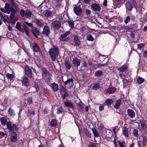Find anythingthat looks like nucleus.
<instances>
[{
	"label": "nucleus",
	"instance_id": "obj_1",
	"mask_svg": "<svg viewBox=\"0 0 147 147\" xmlns=\"http://www.w3.org/2000/svg\"><path fill=\"white\" fill-rule=\"evenodd\" d=\"M13 128L8 129V132L10 134V139L12 142L15 143L17 140V135L16 132L18 131L19 127L18 124H16L13 126Z\"/></svg>",
	"mask_w": 147,
	"mask_h": 147
},
{
	"label": "nucleus",
	"instance_id": "obj_2",
	"mask_svg": "<svg viewBox=\"0 0 147 147\" xmlns=\"http://www.w3.org/2000/svg\"><path fill=\"white\" fill-rule=\"evenodd\" d=\"M0 121L2 126H4L5 125H6L8 129L13 128V126L17 124L16 123H14L13 122H11L10 121H7V118L5 117H1Z\"/></svg>",
	"mask_w": 147,
	"mask_h": 147
},
{
	"label": "nucleus",
	"instance_id": "obj_3",
	"mask_svg": "<svg viewBox=\"0 0 147 147\" xmlns=\"http://www.w3.org/2000/svg\"><path fill=\"white\" fill-rule=\"evenodd\" d=\"M53 48L50 49L49 54L52 61H54L56 59V57L59 53L58 48L55 45L53 46Z\"/></svg>",
	"mask_w": 147,
	"mask_h": 147
},
{
	"label": "nucleus",
	"instance_id": "obj_4",
	"mask_svg": "<svg viewBox=\"0 0 147 147\" xmlns=\"http://www.w3.org/2000/svg\"><path fill=\"white\" fill-rule=\"evenodd\" d=\"M0 10L2 12L7 14L10 13L11 12V13H12L13 14H15L16 13V11L13 7L12 6L10 7L9 4L8 3H5L4 9L3 8H1Z\"/></svg>",
	"mask_w": 147,
	"mask_h": 147
},
{
	"label": "nucleus",
	"instance_id": "obj_5",
	"mask_svg": "<svg viewBox=\"0 0 147 147\" xmlns=\"http://www.w3.org/2000/svg\"><path fill=\"white\" fill-rule=\"evenodd\" d=\"M42 76L43 79L46 82H48L51 79V74L50 72L45 68L42 69Z\"/></svg>",
	"mask_w": 147,
	"mask_h": 147
},
{
	"label": "nucleus",
	"instance_id": "obj_6",
	"mask_svg": "<svg viewBox=\"0 0 147 147\" xmlns=\"http://www.w3.org/2000/svg\"><path fill=\"white\" fill-rule=\"evenodd\" d=\"M31 69L34 70L35 68H33L32 67H30L27 65H25V68L24 69L25 74L27 77L30 78H31L32 77L33 74Z\"/></svg>",
	"mask_w": 147,
	"mask_h": 147
},
{
	"label": "nucleus",
	"instance_id": "obj_7",
	"mask_svg": "<svg viewBox=\"0 0 147 147\" xmlns=\"http://www.w3.org/2000/svg\"><path fill=\"white\" fill-rule=\"evenodd\" d=\"M138 26L136 23H135L132 24L131 26H128L125 27L124 28L128 31H132L134 32L135 31L137 30Z\"/></svg>",
	"mask_w": 147,
	"mask_h": 147
},
{
	"label": "nucleus",
	"instance_id": "obj_8",
	"mask_svg": "<svg viewBox=\"0 0 147 147\" xmlns=\"http://www.w3.org/2000/svg\"><path fill=\"white\" fill-rule=\"evenodd\" d=\"M61 25V22L59 21L55 20L52 22L51 26L52 28L57 30L60 28Z\"/></svg>",
	"mask_w": 147,
	"mask_h": 147
},
{
	"label": "nucleus",
	"instance_id": "obj_9",
	"mask_svg": "<svg viewBox=\"0 0 147 147\" xmlns=\"http://www.w3.org/2000/svg\"><path fill=\"white\" fill-rule=\"evenodd\" d=\"M74 11L76 15L78 16L81 15L82 9L80 5L75 6L74 7Z\"/></svg>",
	"mask_w": 147,
	"mask_h": 147
},
{
	"label": "nucleus",
	"instance_id": "obj_10",
	"mask_svg": "<svg viewBox=\"0 0 147 147\" xmlns=\"http://www.w3.org/2000/svg\"><path fill=\"white\" fill-rule=\"evenodd\" d=\"M91 7L92 10L95 11V12H99L101 9L100 6L99 5L96 3L92 4Z\"/></svg>",
	"mask_w": 147,
	"mask_h": 147
},
{
	"label": "nucleus",
	"instance_id": "obj_11",
	"mask_svg": "<svg viewBox=\"0 0 147 147\" xmlns=\"http://www.w3.org/2000/svg\"><path fill=\"white\" fill-rule=\"evenodd\" d=\"M128 68V65L127 64L125 63L122 66L119 67L117 70L119 72V73H123L127 70Z\"/></svg>",
	"mask_w": 147,
	"mask_h": 147
},
{
	"label": "nucleus",
	"instance_id": "obj_12",
	"mask_svg": "<svg viewBox=\"0 0 147 147\" xmlns=\"http://www.w3.org/2000/svg\"><path fill=\"white\" fill-rule=\"evenodd\" d=\"M31 31L33 36L36 38H38V36L40 34L38 29L36 27H34L31 30Z\"/></svg>",
	"mask_w": 147,
	"mask_h": 147
},
{
	"label": "nucleus",
	"instance_id": "obj_13",
	"mask_svg": "<svg viewBox=\"0 0 147 147\" xmlns=\"http://www.w3.org/2000/svg\"><path fill=\"white\" fill-rule=\"evenodd\" d=\"M33 100L32 96H29L26 99L24 102V105L25 106L28 105L30 106L32 104H33Z\"/></svg>",
	"mask_w": 147,
	"mask_h": 147
},
{
	"label": "nucleus",
	"instance_id": "obj_14",
	"mask_svg": "<svg viewBox=\"0 0 147 147\" xmlns=\"http://www.w3.org/2000/svg\"><path fill=\"white\" fill-rule=\"evenodd\" d=\"M22 85L26 87L29 86L30 80L27 77H24L21 80Z\"/></svg>",
	"mask_w": 147,
	"mask_h": 147
},
{
	"label": "nucleus",
	"instance_id": "obj_15",
	"mask_svg": "<svg viewBox=\"0 0 147 147\" xmlns=\"http://www.w3.org/2000/svg\"><path fill=\"white\" fill-rule=\"evenodd\" d=\"M50 31L49 27L47 25L44 26L42 32V34L46 36H49V34H50Z\"/></svg>",
	"mask_w": 147,
	"mask_h": 147
},
{
	"label": "nucleus",
	"instance_id": "obj_16",
	"mask_svg": "<svg viewBox=\"0 0 147 147\" xmlns=\"http://www.w3.org/2000/svg\"><path fill=\"white\" fill-rule=\"evenodd\" d=\"M127 115L130 118L133 119L135 117L136 114L131 109H128L127 110Z\"/></svg>",
	"mask_w": 147,
	"mask_h": 147
},
{
	"label": "nucleus",
	"instance_id": "obj_17",
	"mask_svg": "<svg viewBox=\"0 0 147 147\" xmlns=\"http://www.w3.org/2000/svg\"><path fill=\"white\" fill-rule=\"evenodd\" d=\"M66 101H67L64 102L65 106L67 107H69L71 108L72 110H74V104L68 101L67 99L66 100Z\"/></svg>",
	"mask_w": 147,
	"mask_h": 147
},
{
	"label": "nucleus",
	"instance_id": "obj_18",
	"mask_svg": "<svg viewBox=\"0 0 147 147\" xmlns=\"http://www.w3.org/2000/svg\"><path fill=\"white\" fill-rule=\"evenodd\" d=\"M80 59L77 57L73 59L72 61V63L74 66L76 67H78L80 65Z\"/></svg>",
	"mask_w": 147,
	"mask_h": 147
},
{
	"label": "nucleus",
	"instance_id": "obj_19",
	"mask_svg": "<svg viewBox=\"0 0 147 147\" xmlns=\"http://www.w3.org/2000/svg\"><path fill=\"white\" fill-rule=\"evenodd\" d=\"M32 47L34 52H41L40 48L36 43L33 44Z\"/></svg>",
	"mask_w": 147,
	"mask_h": 147
},
{
	"label": "nucleus",
	"instance_id": "obj_20",
	"mask_svg": "<svg viewBox=\"0 0 147 147\" xmlns=\"http://www.w3.org/2000/svg\"><path fill=\"white\" fill-rule=\"evenodd\" d=\"M50 86L54 92H57L59 90L58 85L55 82H53L51 84Z\"/></svg>",
	"mask_w": 147,
	"mask_h": 147
},
{
	"label": "nucleus",
	"instance_id": "obj_21",
	"mask_svg": "<svg viewBox=\"0 0 147 147\" xmlns=\"http://www.w3.org/2000/svg\"><path fill=\"white\" fill-rule=\"evenodd\" d=\"M10 18L11 19L10 23H11V24L13 25H15L16 22L17 21L16 18L15 17V14H13L12 13H10Z\"/></svg>",
	"mask_w": 147,
	"mask_h": 147
},
{
	"label": "nucleus",
	"instance_id": "obj_22",
	"mask_svg": "<svg viewBox=\"0 0 147 147\" xmlns=\"http://www.w3.org/2000/svg\"><path fill=\"white\" fill-rule=\"evenodd\" d=\"M113 102L114 101L112 99L107 98L104 104L105 105L109 106L112 104Z\"/></svg>",
	"mask_w": 147,
	"mask_h": 147
},
{
	"label": "nucleus",
	"instance_id": "obj_23",
	"mask_svg": "<svg viewBox=\"0 0 147 147\" xmlns=\"http://www.w3.org/2000/svg\"><path fill=\"white\" fill-rule=\"evenodd\" d=\"M74 41L76 46H79L81 44V42L78 36H74Z\"/></svg>",
	"mask_w": 147,
	"mask_h": 147
},
{
	"label": "nucleus",
	"instance_id": "obj_24",
	"mask_svg": "<svg viewBox=\"0 0 147 147\" xmlns=\"http://www.w3.org/2000/svg\"><path fill=\"white\" fill-rule=\"evenodd\" d=\"M140 124L141 125L140 129L142 130H144L146 127L147 121H141Z\"/></svg>",
	"mask_w": 147,
	"mask_h": 147
},
{
	"label": "nucleus",
	"instance_id": "obj_25",
	"mask_svg": "<svg viewBox=\"0 0 147 147\" xmlns=\"http://www.w3.org/2000/svg\"><path fill=\"white\" fill-rule=\"evenodd\" d=\"M123 136L126 138L129 137L128 129L125 126L122 129Z\"/></svg>",
	"mask_w": 147,
	"mask_h": 147
},
{
	"label": "nucleus",
	"instance_id": "obj_26",
	"mask_svg": "<svg viewBox=\"0 0 147 147\" xmlns=\"http://www.w3.org/2000/svg\"><path fill=\"white\" fill-rule=\"evenodd\" d=\"M117 90V88L112 86L108 88L107 89V92L109 94L114 93Z\"/></svg>",
	"mask_w": 147,
	"mask_h": 147
},
{
	"label": "nucleus",
	"instance_id": "obj_27",
	"mask_svg": "<svg viewBox=\"0 0 147 147\" xmlns=\"http://www.w3.org/2000/svg\"><path fill=\"white\" fill-rule=\"evenodd\" d=\"M121 102V99H119L117 100L116 102L115 105H114V107L116 109H119L120 106Z\"/></svg>",
	"mask_w": 147,
	"mask_h": 147
},
{
	"label": "nucleus",
	"instance_id": "obj_28",
	"mask_svg": "<svg viewBox=\"0 0 147 147\" xmlns=\"http://www.w3.org/2000/svg\"><path fill=\"white\" fill-rule=\"evenodd\" d=\"M95 138H97L99 137V134L97 130L95 127H93L91 129Z\"/></svg>",
	"mask_w": 147,
	"mask_h": 147
},
{
	"label": "nucleus",
	"instance_id": "obj_29",
	"mask_svg": "<svg viewBox=\"0 0 147 147\" xmlns=\"http://www.w3.org/2000/svg\"><path fill=\"white\" fill-rule=\"evenodd\" d=\"M7 112L9 116L10 117H13L15 115L14 111L11 107L9 109Z\"/></svg>",
	"mask_w": 147,
	"mask_h": 147
},
{
	"label": "nucleus",
	"instance_id": "obj_30",
	"mask_svg": "<svg viewBox=\"0 0 147 147\" xmlns=\"http://www.w3.org/2000/svg\"><path fill=\"white\" fill-rule=\"evenodd\" d=\"M65 66L67 69H70L71 67L70 62L68 60H66L65 62Z\"/></svg>",
	"mask_w": 147,
	"mask_h": 147
},
{
	"label": "nucleus",
	"instance_id": "obj_31",
	"mask_svg": "<svg viewBox=\"0 0 147 147\" xmlns=\"http://www.w3.org/2000/svg\"><path fill=\"white\" fill-rule=\"evenodd\" d=\"M103 72L102 70L97 71L95 73V76L97 78L100 77L102 76Z\"/></svg>",
	"mask_w": 147,
	"mask_h": 147
},
{
	"label": "nucleus",
	"instance_id": "obj_32",
	"mask_svg": "<svg viewBox=\"0 0 147 147\" xmlns=\"http://www.w3.org/2000/svg\"><path fill=\"white\" fill-rule=\"evenodd\" d=\"M16 29L19 31L21 32H23L24 30L23 29H21V23L19 22H18L17 23L16 25Z\"/></svg>",
	"mask_w": 147,
	"mask_h": 147
},
{
	"label": "nucleus",
	"instance_id": "obj_33",
	"mask_svg": "<svg viewBox=\"0 0 147 147\" xmlns=\"http://www.w3.org/2000/svg\"><path fill=\"white\" fill-rule=\"evenodd\" d=\"M50 124L52 127H56L57 124V120L56 119H53L50 122Z\"/></svg>",
	"mask_w": 147,
	"mask_h": 147
},
{
	"label": "nucleus",
	"instance_id": "obj_34",
	"mask_svg": "<svg viewBox=\"0 0 147 147\" xmlns=\"http://www.w3.org/2000/svg\"><path fill=\"white\" fill-rule=\"evenodd\" d=\"M100 87V83H96L92 85V88L93 90H97L99 89Z\"/></svg>",
	"mask_w": 147,
	"mask_h": 147
},
{
	"label": "nucleus",
	"instance_id": "obj_35",
	"mask_svg": "<svg viewBox=\"0 0 147 147\" xmlns=\"http://www.w3.org/2000/svg\"><path fill=\"white\" fill-rule=\"evenodd\" d=\"M3 21L5 23L7 22L8 24L10 23V21H11V19L9 18L8 16L6 15H4V16Z\"/></svg>",
	"mask_w": 147,
	"mask_h": 147
},
{
	"label": "nucleus",
	"instance_id": "obj_36",
	"mask_svg": "<svg viewBox=\"0 0 147 147\" xmlns=\"http://www.w3.org/2000/svg\"><path fill=\"white\" fill-rule=\"evenodd\" d=\"M52 12L49 10L47 11L44 14V15L47 18H50L52 16Z\"/></svg>",
	"mask_w": 147,
	"mask_h": 147
},
{
	"label": "nucleus",
	"instance_id": "obj_37",
	"mask_svg": "<svg viewBox=\"0 0 147 147\" xmlns=\"http://www.w3.org/2000/svg\"><path fill=\"white\" fill-rule=\"evenodd\" d=\"M132 134L134 137L138 138L139 136L138 130L137 129H134L133 130Z\"/></svg>",
	"mask_w": 147,
	"mask_h": 147
},
{
	"label": "nucleus",
	"instance_id": "obj_38",
	"mask_svg": "<svg viewBox=\"0 0 147 147\" xmlns=\"http://www.w3.org/2000/svg\"><path fill=\"white\" fill-rule=\"evenodd\" d=\"M137 81L138 83L141 84L144 82V79L140 76H138L137 78Z\"/></svg>",
	"mask_w": 147,
	"mask_h": 147
},
{
	"label": "nucleus",
	"instance_id": "obj_39",
	"mask_svg": "<svg viewBox=\"0 0 147 147\" xmlns=\"http://www.w3.org/2000/svg\"><path fill=\"white\" fill-rule=\"evenodd\" d=\"M6 75L8 79L11 81L12 80L14 77V76L12 74L7 73Z\"/></svg>",
	"mask_w": 147,
	"mask_h": 147
},
{
	"label": "nucleus",
	"instance_id": "obj_40",
	"mask_svg": "<svg viewBox=\"0 0 147 147\" xmlns=\"http://www.w3.org/2000/svg\"><path fill=\"white\" fill-rule=\"evenodd\" d=\"M84 134L88 138H91V134L87 129L84 130Z\"/></svg>",
	"mask_w": 147,
	"mask_h": 147
},
{
	"label": "nucleus",
	"instance_id": "obj_41",
	"mask_svg": "<svg viewBox=\"0 0 147 147\" xmlns=\"http://www.w3.org/2000/svg\"><path fill=\"white\" fill-rule=\"evenodd\" d=\"M32 12L29 10H27L25 13V16L27 18L30 17L32 15Z\"/></svg>",
	"mask_w": 147,
	"mask_h": 147
},
{
	"label": "nucleus",
	"instance_id": "obj_42",
	"mask_svg": "<svg viewBox=\"0 0 147 147\" xmlns=\"http://www.w3.org/2000/svg\"><path fill=\"white\" fill-rule=\"evenodd\" d=\"M63 112V109L61 106L58 107L56 113L57 114L62 113Z\"/></svg>",
	"mask_w": 147,
	"mask_h": 147
},
{
	"label": "nucleus",
	"instance_id": "obj_43",
	"mask_svg": "<svg viewBox=\"0 0 147 147\" xmlns=\"http://www.w3.org/2000/svg\"><path fill=\"white\" fill-rule=\"evenodd\" d=\"M73 81L74 80L73 78H69V79H68L65 82V85H66L68 83L70 84L71 83L72 84H73Z\"/></svg>",
	"mask_w": 147,
	"mask_h": 147
},
{
	"label": "nucleus",
	"instance_id": "obj_44",
	"mask_svg": "<svg viewBox=\"0 0 147 147\" xmlns=\"http://www.w3.org/2000/svg\"><path fill=\"white\" fill-rule=\"evenodd\" d=\"M127 4L128 5H127V7L128 9V10L129 11H132L133 8V6L132 4L129 1L128 3Z\"/></svg>",
	"mask_w": 147,
	"mask_h": 147
},
{
	"label": "nucleus",
	"instance_id": "obj_45",
	"mask_svg": "<svg viewBox=\"0 0 147 147\" xmlns=\"http://www.w3.org/2000/svg\"><path fill=\"white\" fill-rule=\"evenodd\" d=\"M42 20H40L37 19L36 20V23L37 25L39 26H43V24L41 22V21Z\"/></svg>",
	"mask_w": 147,
	"mask_h": 147
},
{
	"label": "nucleus",
	"instance_id": "obj_46",
	"mask_svg": "<svg viewBox=\"0 0 147 147\" xmlns=\"http://www.w3.org/2000/svg\"><path fill=\"white\" fill-rule=\"evenodd\" d=\"M87 39L90 41H93L94 38L91 34H89L87 37Z\"/></svg>",
	"mask_w": 147,
	"mask_h": 147
},
{
	"label": "nucleus",
	"instance_id": "obj_47",
	"mask_svg": "<svg viewBox=\"0 0 147 147\" xmlns=\"http://www.w3.org/2000/svg\"><path fill=\"white\" fill-rule=\"evenodd\" d=\"M143 147H147V140L144 138L142 140Z\"/></svg>",
	"mask_w": 147,
	"mask_h": 147
},
{
	"label": "nucleus",
	"instance_id": "obj_48",
	"mask_svg": "<svg viewBox=\"0 0 147 147\" xmlns=\"http://www.w3.org/2000/svg\"><path fill=\"white\" fill-rule=\"evenodd\" d=\"M136 17L134 15H131L130 16V19L131 22H134L136 21Z\"/></svg>",
	"mask_w": 147,
	"mask_h": 147
},
{
	"label": "nucleus",
	"instance_id": "obj_49",
	"mask_svg": "<svg viewBox=\"0 0 147 147\" xmlns=\"http://www.w3.org/2000/svg\"><path fill=\"white\" fill-rule=\"evenodd\" d=\"M67 22L68 23L69 26L71 28L73 29L74 28V24L73 22L68 21Z\"/></svg>",
	"mask_w": 147,
	"mask_h": 147
},
{
	"label": "nucleus",
	"instance_id": "obj_50",
	"mask_svg": "<svg viewBox=\"0 0 147 147\" xmlns=\"http://www.w3.org/2000/svg\"><path fill=\"white\" fill-rule=\"evenodd\" d=\"M130 16H127L124 20V23L125 24H127L130 22Z\"/></svg>",
	"mask_w": 147,
	"mask_h": 147
},
{
	"label": "nucleus",
	"instance_id": "obj_51",
	"mask_svg": "<svg viewBox=\"0 0 147 147\" xmlns=\"http://www.w3.org/2000/svg\"><path fill=\"white\" fill-rule=\"evenodd\" d=\"M122 79H123V86L124 87H125V86H126V84L128 82H129V80H127V79H125V78H122Z\"/></svg>",
	"mask_w": 147,
	"mask_h": 147
},
{
	"label": "nucleus",
	"instance_id": "obj_52",
	"mask_svg": "<svg viewBox=\"0 0 147 147\" xmlns=\"http://www.w3.org/2000/svg\"><path fill=\"white\" fill-rule=\"evenodd\" d=\"M117 142L118 143L120 147H126L124 145L125 144L124 142H121L120 141L118 140Z\"/></svg>",
	"mask_w": 147,
	"mask_h": 147
},
{
	"label": "nucleus",
	"instance_id": "obj_53",
	"mask_svg": "<svg viewBox=\"0 0 147 147\" xmlns=\"http://www.w3.org/2000/svg\"><path fill=\"white\" fill-rule=\"evenodd\" d=\"M91 10L88 9H85V14L87 16H90V15H91Z\"/></svg>",
	"mask_w": 147,
	"mask_h": 147
},
{
	"label": "nucleus",
	"instance_id": "obj_54",
	"mask_svg": "<svg viewBox=\"0 0 147 147\" xmlns=\"http://www.w3.org/2000/svg\"><path fill=\"white\" fill-rule=\"evenodd\" d=\"M144 44L142 43H140L137 45L138 47L137 49L141 50L142 48L144 46Z\"/></svg>",
	"mask_w": 147,
	"mask_h": 147
},
{
	"label": "nucleus",
	"instance_id": "obj_55",
	"mask_svg": "<svg viewBox=\"0 0 147 147\" xmlns=\"http://www.w3.org/2000/svg\"><path fill=\"white\" fill-rule=\"evenodd\" d=\"M98 128L100 131H102L104 129L105 127L102 124L100 123L99 125L98 126Z\"/></svg>",
	"mask_w": 147,
	"mask_h": 147
},
{
	"label": "nucleus",
	"instance_id": "obj_56",
	"mask_svg": "<svg viewBox=\"0 0 147 147\" xmlns=\"http://www.w3.org/2000/svg\"><path fill=\"white\" fill-rule=\"evenodd\" d=\"M39 83L38 82V80H37V81H36V80L34 82V87L35 88H39Z\"/></svg>",
	"mask_w": 147,
	"mask_h": 147
},
{
	"label": "nucleus",
	"instance_id": "obj_57",
	"mask_svg": "<svg viewBox=\"0 0 147 147\" xmlns=\"http://www.w3.org/2000/svg\"><path fill=\"white\" fill-rule=\"evenodd\" d=\"M70 40V38L69 37H66V38L63 39H62V40H61L60 41H65L67 42H69V41Z\"/></svg>",
	"mask_w": 147,
	"mask_h": 147
},
{
	"label": "nucleus",
	"instance_id": "obj_58",
	"mask_svg": "<svg viewBox=\"0 0 147 147\" xmlns=\"http://www.w3.org/2000/svg\"><path fill=\"white\" fill-rule=\"evenodd\" d=\"M6 135V133L0 132V139L3 138Z\"/></svg>",
	"mask_w": 147,
	"mask_h": 147
},
{
	"label": "nucleus",
	"instance_id": "obj_59",
	"mask_svg": "<svg viewBox=\"0 0 147 147\" xmlns=\"http://www.w3.org/2000/svg\"><path fill=\"white\" fill-rule=\"evenodd\" d=\"M60 86L61 87V88L60 90L61 92L62 91H63L64 92H67L66 88L64 87L62 85H61Z\"/></svg>",
	"mask_w": 147,
	"mask_h": 147
},
{
	"label": "nucleus",
	"instance_id": "obj_60",
	"mask_svg": "<svg viewBox=\"0 0 147 147\" xmlns=\"http://www.w3.org/2000/svg\"><path fill=\"white\" fill-rule=\"evenodd\" d=\"M68 95L67 92H64V94L62 95V99L64 100L65 99L66 97H68Z\"/></svg>",
	"mask_w": 147,
	"mask_h": 147
},
{
	"label": "nucleus",
	"instance_id": "obj_61",
	"mask_svg": "<svg viewBox=\"0 0 147 147\" xmlns=\"http://www.w3.org/2000/svg\"><path fill=\"white\" fill-rule=\"evenodd\" d=\"M20 13L22 17H24L25 16V13L24 10L23 9H21L20 11Z\"/></svg>",
	"mask_w": 147,
	"mask_h": 147
},
{
	"label": "nucleus",
	"instance_id": "obj_62",
	"mask_svg": "<svg viewBox=\"0 0 147 147\" xmlns=\"http://www.w3.org/2000/svg\"><path fill=\"white\" fill-rule=\"evenodd\" d=\"M44 91L45 93L47 94H49L50 92V90L48 89L47 88H45L44 89Z\"/></svg>",
	"mask_w": 147,
	"mask_h": 147
},
{
	"label": "nucleus",
	"instance_id": "obj_63",
	"mask_svg": "<svg viewBox=\"0 0 147 147\" xmlns=\"http://www.w3.org/2000/svg\"><path fill=\"white\" fill-rule=\"evenodd\" d=\"M89 147H96L95 144L93 142L90 143L88 145Z\"/></svg>",
	"mask_w": 147,
	"mask_h": 147
},
{
	"label": "nucleus",
	"instance_id": "obj_64",
	"mask_svg": "<svg viewBox=\"0 0 147 147\" xmlns=\"http://www.w3.org/2000/svg\"><path fill=\"white\" fill-rule=\"evenodd\" d=\"M67 37L64 34H61L60 38V40L63 39Z\"/></svg>",
	"mask_w": 147,
	"mask_h": 147
}]
</instances>
